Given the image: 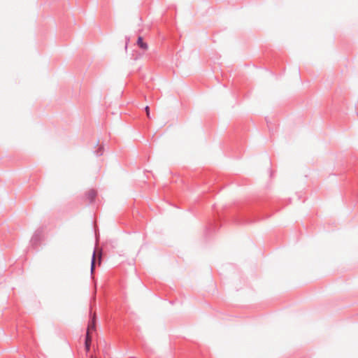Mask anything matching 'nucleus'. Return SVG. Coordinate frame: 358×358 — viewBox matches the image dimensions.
<instances>
[{
    "instance_id": "obj_1",
    "label": "nucleus",
    "mask_w": 358,
    "mask_h": 358,
    "mask_svg": "<svg viewBox=\"0 0 358 358\" xmlns=\"http://www.w3.org/2000/svg\"><path fill=\"white\" fill-rule=\"evenodd\" d=\"M43 234V227H40L35 231V232L31 239V243L32 245L36 246L40 243L41 241L42 240Z\"/></svg>"
},
{
    "instance_id": "obj_4",
    "label": "nucleus",
    "mask_w": 358,
    "mask_h": 358,
    "mask_svg": "<svg viewBox=\"0 0 358 358\" xmlns=\"http://www.w3.org/2000/svg\"><path fill=\"white\" fill-rule=\"evenodd\" d=\"M137 45L143 50H146L148 48V44L143 41V38L141 36H138L137 40Z\"/></svg>"
},
{
    "instance_id": "obj_6",
    "label": "nucleus",
    "mask_w": 358,
    "mask_h": 358,
    "mask_svg": "<svg viewBox=\"0 0 358 358\" xmlns=\"http://www.w3.org/2000/svg\"><path fill=\"white\" fill-rule=\"evenodd\" d=\"M95 154L96 156H101L103 154V147L100 146L96 151Z\"/></svg>"
},
{
    "instance_id": "obj_2",
    "label": "nucleus",
    "mask_w": 358,
    "mask_h": 358,
    "mask_svg": "<svg viewBox=\"0 0 358 358\" xmlns=\"http://www.w3.org/2000/svg\"><path fill=\"white\" fill-rule=\"evenodd\" d=\"M94 320H95V319L94 318L92 321V324H90L88 325L87 331L86 336H85V344L91 345L92 338L90 335V329L93 330L95 329V321Z\"/></svg>"
},
{
    "instance_id": "obj_7",
    "label": "nucleus",
    "mask_w": 358,
    "mask_h": 358,
    "mask_svg": "<svg viewBox=\"0 0 358 358\" xmlns=\"http://www.w3.org/2000/svg\"><path fill=\"white\" fill-rule=\"evenodd\" d=\"M145 113H146V115L147 117L150 119L151 117H150V107L148 106H145Z\"/></svg>"
},
{
    "instance_id": "obj_9",
    "label": "nucleus",
    "mask_w": 358,
    "mask_h": 358,
    "mask_svg": "<svg viewBox=\"0 0 358 358\" xmlns=\"http://www.w3.org/2000/svg\"><path fill=\"white\" fill-rule=\"evenodd\" d=\"M101 257L100 256L99 257V264L101 263Z\"/></svg>"
},
{
    "instance_id": "obj_8",
    "label": "nucleus",
    "mask_w": 358,
    "mask_h": 358,
    "mask_svg": "<svg viewBox=\"0 0 358 358\" xmlns=\"http://www.w3.org/2000/svg\"><path fill=\"white\" fill-rule=\"evenodd\" d=\"M90 345H89V344H85V350L87 352H89L90 350Z\"/></svg>"
},
{
    "instance_id": "obj_10",
    "label": "nucleus",
    "mask_w": 358,
    "mask_h": 358,
    "mask_svg": "<svg viewBox=\"0 0 358 358\" xmlns=\"http://www.w3.org/2000/svg\"><path fill=\"white\" fill-rule=\"evenodd\" d=\"M92 358H93V357H92Z\"/></svg>"
},
{
    "instance_id": "obj_5",
    "label": "nucleus",
    "mask_w": 358,
    "mask_h": 358,
    "mask_svg": "<svg viewBox=\"0 0 358 358\" xmlns=\"http://www.w3.org/2000/svg\"><path fill=\"white\" fill-rule=\"evenodd\" d=\"M95 255H96V252L95 250H94L93 252V255H92V262H91V273L92 274L94 269H95Z\"/></svg>"
},
{
    "instance_id": "obj_3",
    "label": "nucleus",
    "mask_w": 358,
    "mask_h": 358,
    "mask_svg": "<svg viewBox=\"0 0 358 358\" xmlns=\"http://www.w3.org/2000/svg\"><path fill=\"white\" fill-rule=\"evenodd\" d=\"M96 191L94 189H90L86 193V197L88 201H94L96 199Z\"/></svg>"
}]
</instances>
